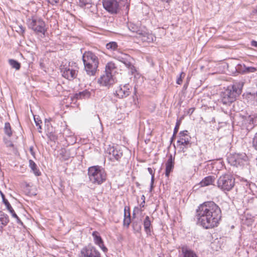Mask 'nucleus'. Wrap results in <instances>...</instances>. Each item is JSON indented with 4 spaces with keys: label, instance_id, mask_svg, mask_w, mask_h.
<instances>
[{
    "label": "nucleus",
    "instance_id": "obj_1",
    "mask_svg": "<svg viewBox=\"0 0 257 257\" xmlns=\"http://www.w3.org/2000/svg\"><path fill=\"white\" fill-rule=\"evenodd\" d=\"M221 218V209L213 201L205 202L196 210L195 219L197 224L206 229L217 226Z\"/></svg>",
    "mask_w": 257,
    "mask_h": 257
},
{
    "label": "nucleus",
    "instance_id": "obj_2",
    "mask_svg": "<svg viewBox=\"0 0 257 257\" xmlns=\"http://www.w3.org/2000/svg\"><path fill=\"white\" fill-rule=\"evenodd\" d=\"M241 81L235 82L231 87H228L221 94V102L223 104L229 105L241 94L243 86Z\"/></svg>",
    "mask_w": 257,
    "mask_h": 257
},
{
    "label": "nucleus",
    "instance_id": "obj_3",
    "mask_svg": "<svg viewBox=\"0 0 257 257\" xmlns=\"http://www.w3.org/2000/svg\"><path fill=\"white\" fill-rule=\"evenodd\" d=\"M84 70L89 76H95L99 63L98 57L91 51H85L82 56Z\"/></svg>",
    "mask_w": 257,
    "mask_h": 257
},
{
    "label": "nucleus",
    "instance_id": "obj_4",
    "mask_svg": "<svg viewBox=\"0 0 257 257\" xmlns=\"http://www.w3.org/2000/svg\"><path fill=\"white\" fill-rule=\"evenodd\" d=\"M88 175L89 181L95 185H101L106 179V174L104 170L99 166L89 167Z\"/></svg>",
    "mask_w": 257,
    "mask_h": 257
},
{
    "label": "nucleus",
    "instance_id": "obj_5",
    "mask_svg": "<svg viewBox=\"0 0 257 257\" xmlns=\"http://www.w3.org/2000/svg\"><path fill=\"white\" fill-rule=\"evenodd\" d=\"M235 184V179L229 174L220 176L217 181V186L221 191L225 192L230 191Z\"/></svg>",
    "mask_w": 257,
    "mask_h": 257
},
{
    "label": "nucleus",
    "instance_id": "obj_6",
    "mask_svg": "<svg viewBox=\"0 0 257 257\" xmlns=\"http://www.w3.org/2000/svg\"><path fill=\"white\" fill-rule=\"evenodd\" d=\"M27 24L28 27L37 33L44 35L46 31L45 22L41 18L33 17L27 20Z\"/></svg>",
    "mask_w": 257,
    "mask_h": 257
},
{
    "label": "nucleus",
    "instance_id": "obj_7",
    "mask_svg": "<svg viewBox=\"0 0 257 257\" xmlns=\"http://www.w3.org/2000/svg\"><path fill=\"white\" fill-rule=\"evenodd\" d=\"M247 160L248 157L245 153L232 154L228 158V162L231 165L237 167L244 165Z\"/></svg>",
    "mask_w": 257,
    "mask_h": 257
},
{
    "label": "nucleus",
    "instance_id": "obj_8",
    "mask_svg": "<svg viewBox=\"0 0 257 257\" xmlns=\"http://www.w3.org/2000/svg\"><path fill=\"white\" fill-rule=\"evenodd\" d=\"M108 158L112 161H118L123 155L122 148L120 146L109 147L107 150Z\"/></svg>",
    "mask_w": 257,
    "mask_h": 257
},
{
    "label": "nucleus",
    "instance_id": "obj_9",
    "mask_svg": "<svg viewBox=\"0 0 257 257\" xmlns=\"http://www.w3.org/2000/svg\"><path fill=\"white\" fill-rule=\"evenodd\" d=\"M102 4L103 8L112 14H117L120 9L116 0H103Z\"/></svg>",
    "mask_w": 257,
    "mask_h": 257
},
{
    "label": "nucleus",
    "instance_id": "obj_10",
    "mask_svg": "<svg viewBox=\"0 0 257 257\" xmlns=\"http://www.w3.org/2000/svg\"><path fill=\"white\" fill-rule=\"evenodd\" d=\"M80 257H101V255L94 246L88 245L82 248Z\"/></svg>",
    "mask_w": 257,
    "mask_h": 257
},
{
    "label": "nucleus",
    "instance_id": "obj_11",
    "mask_svg": "<svg viewBox=\"0 0 257 257\" xmlns=\"http://www.w3.org/2000/svg\"><path fill=\"white\" fill-rule=\"evenodd\" d=\"M98 83L102 86L109 87L114 83V79L111 72H105L98 79Z\"/></svg>",
    "mask_w": 257,
    "mask_h": 257
},
{
    "label": "nucleus",
    "instance_id": "obj_12",
    "mask_svg": "<svg viewBox=\"0 0 257 257\" xmlns=\"http://www.w3.org/2000/svg\"><path fill=\"white\" fill-rule=\"evenodd\" d=\"M131 86L128 84H125L123 86L120 85L115 91V94L119 98H122L128 96L131 93Z\"/></svg>",
    "mask_w": 257,
    "mask_h": 257
},
{
    "label": "nucleus",
    "instance_id": "obj_13",
    "mask_svg": "<svg viewBox=\"0 0 257 257\" xmlns=\"http://www.w3.org/2000/svg\"><path fill=\"white\" fill-rule=\"evenodd\" d=\"M61 72L63 77L69 80L74 79L77 76L76 71L69 67L63 66L61 68Z\"/></svg>",
    "mask_w": 257,
    "mask_h": 257
},
{
    "label": "nucleus",
    "instance_id": "obj_14",
    "mask_svg": "<svg viewBox=\"0 0 257 257\" xmlns=\"http://www.w3.org/2000/svg\"><path fill=\"white\" fill-rule=\"evenodd\" d=\"M255 117V115H249L243 120L242 129H245L247 133L253 128L255 122L254 119Z\"/></svg>",
    "mask_w": 257,
    "mask_h": 257
},
{
    "label": "nucleus",
    "instance_id": "obj_15",
    "mask_svg": "<svg viewBox=\"0 0 257 257\" xmlns=\"http://www.w3.org/2000/svg\"><path fill=\"white\" fill-rule=\"evenodd\" d=\"M1 196L3 199V202L6 205L7 209L9 211V212L11 213L12 216L15 218L17 219V223L20 224H23V222L21 221L18 216L15 213L14 210L11 206L10 203L8 201V200L6 199L4 194L1 192Z\"/></svg>",
    "mask_w": 257,
    "mask_h": 257
},
{
    "label": "nucleus",
    "instance_id": "obj_16",
    "mask_svg": "<svg viewBox=\"0 0 257 257\" xmlns=\"http://www.w3.org/2000/svg\"><path fill=\"white\" fill-rule=\"evenodd\" d=\"M138 37L141 39L143 42L147 43L153 42L156 38L152 34H150L143 30L142 31V34H140Z\"/></svg>",
    "mask_w": 257,
    "mask_h": 257
},
{
    "label": "nucleus",
    "instance_id": "obj_17",
    "mask_svg": "<svg viewBox=\"0 0 257 257\" xmlns=\"http://www.w3.org/2000/svg\"><path fill=\"white\" fill-rule=\"evenodd\" d=\"M174 167V159H173L172 155H170L166 163L165 176L168 178L170 173L173 171Z\"/></svg>",
    "mask_w": 257,
    "mask_h": 257
},
{
    "label": "nucleus",
    "instance_id": "obj_18",
    "mask_svg": "<svg viewBox=\"0 0 257 257\" xmlns=\"http://www.w3.org/2000/svg\"><path fill=\"white\" fill-rule=\"evenodd\" d=\"M181 249L182 252L181 257H198L193 250L189 249L186 246H182Z\"/></svg>",
    "mask_w": 257,
    "mask_h": 257
},
{
    "label": "nucleus",
    "instance_id": "obj_19",
    "mask_svg": "<svg viewBox=\"0 0 257 257\" xmlns=\"http://www.w3.org/2000/svg\"><path fill=\"white\" fill-rule=\"evenodd\" d=\"M113 58L123 63L126 58H130V55L121 52L117 51L113 53Z\"/></svg>",
    "mask_w": 257,
    "mask_h": 257
},
{
    "label": "nucleus",
    "instance_id": "obj_20",
    "mask_svg": "<svg viewBox=\"0 0 257 257\" xmlns=\"http://www.w3.org/2000/svg\"><path fill=\"white\" fill-rule=\"evenodd\" d=\"M178 138V141H180V142L184 141V142H187L188 140H191V137L187 130L181 131L179 133Z\"/></svg>",
    "mask_w": 257,
    "mask_h": 257
},
{
    "label": "nucleus",
    "instance_id": "obj_21",
    "mask_svg": "<svg viewBox=\"0 0 257 257\" xmlns=\"http://www.w3.org/2000/svg\"><path fill=\"white\" fill-rule=\"evenodd\" d=\"M215 181V178L212 176H208L205 177L200 183L201 187L209 186L213 184Z\"/></svg>",
    "mask_w": 257,
    "mask_h": 257
},
{
    "label": "nucleus",
    "instance_id": "obj_22",
    "mask_svg": "<svg viewBox=\"0 0 257 257\" xmlns=\"http://www.w3.org/2000/svg\"><path fill=\"white\" fill-rule=\"evenodd\" d=\"M128 28L132 33L137 34V37L139 36L140 34H142V31L143 30L134 24L130 23L128 24Z\"/></svg>",
    "mask_w": 257,
    "mask_h": 257
},
{
    "label": "nucleus",
    "instance_id": "obj_23",
    "mask_svg": "<svg viewBox=\"0 0 257 257\" xmlns=\"http://www.w3.org/2000/svg\"><path fill=\"white\" fill-rule=\"evenodd\" d=\"M151 223L150 217L147 216L144 220V226L145 230L148 235L151 234Z\"/></svg>",
    "mask_w": 257,
    "mask_h": 257
},
{
    "label": "nucleus",
    "instance_id": "obj_24",
    "mask_svg": "<svg viewBox=\"0 0 257 257\" xmlns=\"http://www.w3.org/2000/svg\"><path fill=\"white\" fill-rule=\"evenodd\" d=\"M131 59V57L130 56V58H126V59L124 62H123L122 63L125 65V66L130 70L132 74L133 75L136 72V69L135 66L130 61Z\"/></svg>",
    "mask_w": 257,
    "mask_h": 257
},
{
    "label": "nucleus",
    "instance_id": "obj_25",
    "mask_svg": "<svg viewBox=\"0 0 257 257\" xmlns=\"http://www.w3.org/2000/svg\"><path fill=\"white\" fill-rule=\"evenodd\" d=\"M105 47L109 51H116L118 49L117 43L114 41L110 42L105 45Z\"/></svg>",
    "mask_w": 257,
    "mask_h": 257
},
{
    "label": "nucleus",
    "instance_id": "obj_26",
    "mask_svg": "<svg viewBox=\"0 0 257 257\" xmlns=\"http://www.w3.org/2000/svg\"><path fill=\"white\" fill-rule=\"evenodd\" d=\"M29 167L34 173L36 176H40L41 175V172L37 168V165L36 163L32 160H30L29 161Z\"/></svg>",
    "mask_w": 257,
    "mask_h": 257
},
{
    "label": "nucleus",
    "instance_id": "obj_27",
    "mask_svg": "<svg viewBox=\"0 0 257 257\" xmlns=\"http://www.w3.org/2000/svg\"><path fill=\"white\" fill-rule=\"evenodd\" d=\"M92 236L94 237V241L96 244L100 245L103 243L101 236L98 235V232L95 231L92 232Z\"/></svg>",
    "mask_w": 257,
    "mask_h": 257
},
{
    "label": "nucleus",
    "instance_id": "obj_28",
    "mask_svg": "<svg viewBox=\"0 0 257 257\" xmlns=\"http://www.w3.org/2000/svg\"><path fill=\"white\" fill-rule=\"evenodd\" d=\"M90 96V92L86 90L80 92L78 94H76V97L77 99L87 98L89 97Z\"/></svg>",
    "mask_w": 257,
    "mask_h": 257
},
{
    "label": "nucleus",
    "instance_id": "obj_29",
    "mask_svg": "<svg viewBox=\"0 0 257 257\" xmlns=\"http://www.w3.org/2000/svg\"><path fill=\"white\" fill-rule=\"evenodd\" d=\"M4 132L6 135L11 137L13 135L12 128L9 122H6L4 127Z\"/></svg>",
    "mask_w": 257,
    "mask_h": 257
},
{
    "label": "nucleus",
    "instance_id": "obj_30",
    "mask_svg": "<svg viewBox=\"0 0 257 257\" xmlns=\"http://www.w3.org/2000/svg\"><path fill=\"white\" fill-rule=\"evenodd\" d=\"M0 222L3 226H6L9 222L8 215L5 213L2 214L0 215Z\"/></svg>",
    "mask_w": 257,
    "mask_h": 257
},
{
    "label": "nucleus",
    "instance_id": "obj_31",
    "mask_svg": "<svg viewBox=\"0 0 257 257\" xmlns=\"http://www.w3.org/2000/svg\"><path fill=\"white\" fill-rule=\"evenodd\" d=\"M91 0H79V5L81 8L86 7L89 8L91 7Z\"/></svg>",
    "mask_w": 257,
    "mask_h": 257
},
{
    "label": "nucleus",
    "instance_id": "obj_32",
    "mask_svg": "<svg viewBox=\"0 0 257 257\" xmlns=\"http://www.w3.org/2000/svg\"><path fill=\"white\" fill-rule=\"evenodd\" d=\"M9 62L12 68L16 70H19L20 69L21 64L18 61L14 59H10Z\"/></svg>",
    "mask_w": 257,
    "mask_h": 257
},
{
    "label": "nucleus",
    "instance_id": "obj_33",
    "mask_svg": "<svg viewBox=\"0 0 257 257\" xmlns=\"http://www.w3.org/2000/svg\"><path fill=\"white\" fill-rule=\"evenodd\" d=\"M148 171L149 172V173L151 175V180L150 189V191L151 192L154 188V180H155V173L153 172V171L151 168H148Z\"/></svg>",
    "mask_w": 257,
    "mask_h": 257
},
{
    "label": "nucleus",
    "instance_id": "obj_34",
    "mask_svg": "<svg viewBox=\"0 0 257 257\" xmlns=\"http://www.w3.org/2000/svg\"><path fill=\"white\" fill-rule=\"evenodd\" d=\"M177 144L178 146H183V147L182 148V150H183L184 149H187L189 147H190L191 145V140H188L187 142H184V141L180 142V141H177Z\"/></svg>",
    "mask_w": 257,
    "mask_h": 257
},
{
    "label": "nucleus",
    "instance_id": "obj_35",
    "mask_svg": "<svg viewBox=\"0 0 257 257\" xmlns=\"http://www.w3.org/2000/svg\"><path fill=\"white\" fill-rule=\"evenodd\" d=\"M115 68V66L114 63L113 62H108L105 66V73L107 72H111L112 70H114Z\"/></svg>",
    "mask_w": 257,
    "mask_h": 257
},
{
    "label": "nucleus",
    "instance_id": "obj_36",
    "mask_svg": "<svg viewBox=\"0 0 257 257\" xmlns=\"http://www.w3.org/2000/svg\"><path fill=\"white\" fill-rule=\"evenodd\" d=\"M131 215L130 212V209L128 208V214L127 217H124L123 219V225L128 227L131 223Z\"/></svg>",
    "mask_w": 257,
    "mask_h": 257
},
{
    "label": "nucleus",
    "instance_id": "obj_37",
    "mask_svg": "<svg viewBox=\"0 0 257 257\" xmlns=\"http://www.w3.org/2000/svg\"><path fill=\"white\" fill-rule=\"evenodd\" d=\"M243 69L242 70V72L244 73H250V72H254L257 70V69L255 67H246L244 65H243Z\"/></svg>",
    "mask_w": 257,
    "mask_h": 257
},
{
    "label": "nucleus",
    "instance_id": "obj_38",
    "mask_svg": "<svg viewBox=\"0 0 257 257\" xmlns=\"http://www.w3.org/2000/svg\"><path fill=\"white\" fill-rule=\"evenodd\" d=\"M132 226L134 230L136 232H140L141 230V224L140 222L137 221H133L132 223Z\"/></svg>",
    "mask_w": 257,
    "mask_h": 257
},
{
    "label": "nucleus",
    "instance_id": "obj_39",
    "mask_svg": "<svg viewBox=\"0 0 257 257\" xmlns=\"http://www.w3.org/2000/svg\"><path fill=\"white\" fill-rule=\"evenodd\" d=\"M252 147L257 151V132L255 134L252 141Z\"/></svg>",
    "mask_w": 257,
    "mask_h": 257
},
{
    "label": "nucleus",
    "instance_id": "obj_40",
    "mask_svg": "<svg viewBox=\"0 0 257 257\" xmlns=\"http://www.w3.org/2000/svg\"><path fill=\"white\" fill-rule=\"evenodd\" d=\"M4 142L7 147H13L14 146L12 141L6 138H4Z\"/></svg>",
    "mask_w": 257,
    "mask_h": 257
},
{
    "label": "nucleus",
    "instance_id": "obj_41",
    "mask_svg": "<svg viewBox=\"0 0 257 257\" xmlns=\"http://www.w3.org/2000/svg\"><path fill=\"white\" fill-rule=\"evenodd\" d=\"M120 4L124 7H126V8L127 9L130 6V0H119Z\"/></svg>",
    "mask_w": 257,
    "mask_h": 257
},
{
    "label": "nucleus",
    "instance_id": "obj_42",
    "mask_svg": "<svg viewBox=\"0 0 257 257\" xmlns=\"http://www.w3.org/2000/svg\"><path fill=\"white\" fill-rule=\"evenodd\" d=\"M180 124H181V120H178L176 122V123L175 128L174 129V131H173V133H174L175 134H177L179 128V126L180 125Z\"/></svg>",
    "mask_w": 257,
    "mask_h": 257
},
{
    "label": "nucleus",
    "instance_id": "obj_43",
    "mask_svg": "<svg viewBox=\"0 0 257 257\" xmlns=\"http://www.w3.org/2000/svg\"><path fill=\"white\" fill-rule=\"evenodd\" d=\"M185 74L184 72L181 73L180 77L177 79L176 83L178 84H181L182 82V78L185 76Z\"/></svg>",
    "mask_w": 257,
    "mask_h": 257
},
{
    "label": "nucleus",
    "instance_id": "obj_44",
    "mask_svg": "<svg viewBox=\"0 0 257 257\" xmlns=\"http://www.w3.org/2000/svg\"><path fill=\"white\" fill-rule=\"evenodd\" d=\"M34 120L36 126L42 123V121L40 119H39L38 118H36L35 116H34Z\"/></svg>",
    "mask_w": 257,
    "mask_h": 257
},
{
    "label": "nucleus",
    "instance_id": "obj_45",
    "mask_svg": "<svg viewBox=\"0 0 257 257\" xmlns=\"http://www.w3.org/2000/svg\"><path fill=\"white\" fill-rule=\"evenodd\" d=\"M101 249L103 250V252H106L107 251V248L104 245L103 243H102L100 245H98Z\"/></svg>",
    "mask_w": 257,
    "mask_h": 257
},
{
    "label": "nucleus",
    "instance_id": "obj_46",
    "mask_svg": "<svg viewBox=\"0 0 257 257\" xmlns=\"http://www.w3.org/2000/svg\"><path fill=\"white\" fill-rule=\"evenodd\" d=\"M128 208H129V207H127V206H125V207H124V218L127 217Z\"/></svg>",
    "mask_w": 257,
    "mask_h": 257
},
{
    "label": "nucleus",
    "instance_id": "obj_47",
    "mask_svg": "<svg viewBox=\"0 0 257 257\" xmlns=\"http://www.w3.org/2000/svg\"><path fill=\"white\" fill-rule=\"evenodd\" d=\"M48 2L51 4V5H54L55 4L58 3L59 0H47Z\"/></svg>",
    "mask_w": 257,
    "mask_h": 257
},
{
    "label": "nucleus",
    "instance_id": "obj_48",
    "mask_svg": "<svg viewBox=\"0 0 257 257\" xmlns=\"http://www.w3.org/2000/svg\"><path fill=\"white\" fill-rule=\"evenodd\" d=\"M19 29H20V32L22 34L24 33L25 29L21 25L19 26Z\"/></svg>",
    "mask_w": 257,
    "mask_h": 257
},
{
    "label": "nucleus",
    "instance_id": "obj_49",
    "mask_svg": "<svg viewBox=\"0 0 257 257\" xmlns=\"http://www.w3.org/2000/svg\"><path fill=\"white\" fill-rule=\"evenodd\" d=\"M251 45L253 47L257 48V41L252 40L251 41Z\"/></svg>",
    "mask_w": 257,
    "mask_h": 257
},
{
    "label": "nucleus",
    "instance_id": "obj_50",
    "mask_svg": "<svg viewBox=\"0 0 257 257\" xmlns=\"http://www.w3.org/2000/svg\"><path fill=\"white\" fill-rule=\"evenodd\" d=\"M143 197L144 198V200L143 201V202L140 204V206L141 207H144V204H145V196L144 195H142V198Z\"/></svg>",
    "mask_w": 257,
    "mask_h": 257
},
{
    "label": "nucleus",
    "instance_id": "obj_51",
    "mask_svg": "<svg viewBox=\"0 0 257 257\" xmlns=\"http://www.w3.org/2000/svg\"><path fill=\"white\" fill-rule=\"evenodd\" d=\"M30 152L31 153V154L33 155V156H34L35 155V153H34V152L33 151V147H31L30 148Z\"/></svg>",
    "mask_w": 257,
    "mask_h": 257
},
{
    "label": "nucleus",
    "instance_id": "obj_52",
    "mask_svg": "<svg viewBox=\"0 0 257 257\" xmlns=\"http://www.w3.org/2000/svg\"><path fill=\"white\" fill-rule=\"evenodd\" d=\"M50 119H45V125L47 126H49V123H50Z\"/></svg>",
    "mask_w": 257,
    "mask_h": 257
},
{
    "label": "nucleus",
    "instance_id": "obj_53",
    "mask_svg": "<svg viewBox=\"0 0 257 257\" xmlns=\"http://www.w3.org/2000/svg\"><path fill=\"white\" fill-rule=\"evenodd\" d=\"M139 208L136 207L134 208L133 211V216H134L135 215L136 212L137 211H139Z\"/></svg>",
    "mask_w": 257,
    "mask_h": 257
},
{
    "label": "nucleus",
    "instance_id": "obj_54",
    "mask_svg": "<svg viewBox=\"0 0 257 257\" xmlns=\"http://www.w3.org/2000/svg\"><path fill=\"white\" fill-rule=\"evenodd\" d=\"M177 134H175L174 133H173V136L171 139V142H172L175 139L176 137Z\"/></svg>",
    "mask_w": 257,
    "mask_h": 257
},
{
    "label": "nucleus",
    "instance_id": "obj_55",
    "mask_svg": "<svg viewBox=\"0 0 257 257\" xmlns=\"http://www.w3.org/2000/svg\"><path fill=\"white\" fill-rule=\"evenodd\" d=\"M37 126L38 127V132H39V133H42V131H41V130H42V127H41V125L40 124H39V125H38Z\"/></svg>",
    "mask_w": 257,
    "mask_h": 257
},
{
    "label": "nucleus",
    "instance_id": "obj_56",
    "mask_svg": "<svg viewBox=\"0 0 257 257\" xmlns=\"http://www.w3.org/2000/svg\"><path fill=\"white\" fill-rule=\"evenodd\" d=\"M161 1H162L163 2H165V3H169L171 0H161Z\"/></svg>",
    "mask_w": 257,
    "mask_h": 257
},
{
    "label": "nucleus",
    "instance_id": "obj_57",
    "mask_svg": "<svg viewBox=\"0 0 257 257\" xmlns=\"http://www.w3.org/2000/svg\"><path fill=\"white\" fill-rule=\"evenodd\" d=\"M55 139H56L55 137L52 135V139H51L53 140H55Z\"/></svg>",
    "mask_w": 257,
    "mask_h": 257
},
{
    "label": "nucleus",
    "instance_id": "obj_58",
    "mask_svg": "<svg viewBox=\"0 0 257 257\" xmlns=\"http://www.w3.org/2000/svg\"><path fill=\"white\" fill-rule=\"evenodd\" d=\"M141 198H142V199H143L144 200V198L143 197V198L142 197Z\"/></svg>",
    "mask_w": 257,
    "mask_h": 257
}]
</instances>
